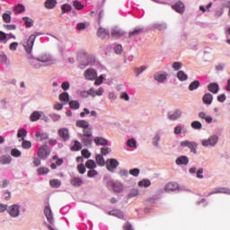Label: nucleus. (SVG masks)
Segmentation results:
<instances>
[{
  "label": "nucleus",
  "mask_w": 230,
  "mask_h": 230,
  "mask_svg": "<svg viewBox=\"0 0 230 230\" xmlns=\"http://www.w3.org/2000/svg\"><path fill=\"white\" fill-rule=\"evenodd\" d=\"M97 36L100 39H109L110 33L109 31H107L106 29L100 28L97 31Z\"/></svg>",
  "instance_id": "obj_15"
},
{
  "label": "nucleus",
  "mask_w": 230,
  "mask_h": 230,
  "mask_svg": "<svg viewBox=\"0 0 230 230\" xmlns=\"http://www.w3.org/2000/svg\"><path fill=\"white\" fill-rule=\"evenodd\" d=\"M83 137H93V128H85L83 129Z\"/></svg>",
  "instance_id": "obj_35"
},
{
  "label": "nucleus",
  "mask_w": 230,
  "mask_h": 230,
  "mask_svg": "<svg viewBox=\"0 0 230 230\" xmlns=\"http://www.w3.org/2000/svg\"><path fill=\"white\" fill-rule=\"evenodd\" d=\"M218 143V136L214 135L208 137V139H204L201 142L203 146H215Z\"/></svg>",
  "instance_id": "obj_5"
},
{
  "label": "nucleus",
  "mask_w": 230,
  "mask_h": 230,
  "mask_svg": "<svg viewBox=\"0 0 230 230\" xmlns=\"http://www.w3.org/2000/svg\"><path fill=\"white\" fill-rule=\"evenodd\" d=\"M96 175H98V171H96L94 169H91L87 172V177H90V178L96 177Z\"/></svg>",
  "instance_id": "obj_49"
},
{
  "label": "nucleus",
  "mask_w": 230,
  "mask_h": 230,
  "mask_svg": "<svg viewBox=\"0 0 230 230\" xmlns=\"http://www.w3.org/2000/svg\"><path fill=\"white\" fill-rule=\"evenodd\" d=\"M165 191H175L179 190V184L177 182H169L164 187Z\"/></svg>",
  "instance_id": "obj_16"
},
{
  "label": "nucleus",
  "mask_w": 230,
  "mask_h": 230,
  "mask_svg": "<svg viewBox=\"0 0 230 230\" xmlns=\"http://www.w3.org/2000/svg\"><path fill=\"white\" fill-rule=\"evenodd\" d=\"M208 89L209 93H212L213 94H217L220 87L218 86V84L211 83L208 85Z\"/></svg>",
  "instance_id": "obj_14"
},
{
  "label": "nucleus",
  "mask_w": 230,
  "mask_h": 230,
  "mask_svg": "<svg viewBox=\"0 0 230 230\" xmlns=\"http://www.w3.org/2000/svg\"><path fill=\"white\" fill-rule=\"evenodd\" d=\"M101 153L102 155H107V154H111V148L109 147H102L101 149Z\"/></svg>",
  "instance_id": "obj_62"
},
{
  "label": "nucleus",
  "mask_w": 230,
  "mask_h": 230,
  "mask_svg": "<svg viewBox=\"0 0 230 230\" xmlns=\"http://www.w3.org/2000/svg\"><path fill=\"white\" fill-rule=\"evenodd\" d=\"M96 163L99 166H105V159L102 155H97L96 157Z\"/></svg>",
  "instance_id": "obj_36"
},
{
  "label": "nucleus",
  "mask_w": 230,
  "mask_h": 230,
  "mask_svg": "<svg viewBox=\"0 0 230 230\" xmlns=\"http://www.w3.org/2000/svg\"><path fill=\"white\" fill-rule=\"evenodd\" d=\"M20 209H21V207H19V205H13L9 207L8 213L11 217L15 218L19 215Z\"/></svg>",
  "instance_id": "obj_9"
},
{
  "label": "nucleus",
  "mask_w": 230,
  "mask_h": 230,
  "mask_svg": "<svg viewBox=\"0 0 230 230\" xmlns=\"http://www.w3.org/2000/svg\"><path fill=\"white\" fill-rule=\"evenodd\" d=\"M23 22H25L27 28H31L33 26V20H31L29 17H23L22 18Z\"/></svg>",
  "instance_id": "obj_44"
},
{
  "label": "nucleus",
  "mask_w": 230,
  "mask_h": 230,
  "mask_svg": "<svg viewBox=\"0 0 230 230\" xmlns=\"http://www.w3.org/2000/svg\"><path fill=\"white\" fill-rule=\"evenodd\" d=\"M38 175H48L49 173V169L47 167H40L37 170Z\"/></svg>",
  "instance_id": "obj_41"
},
{
  "label": "nucleus",
  "mask_w": 230,
  "mask_h": 230,
  "mask_svg": "<svg viewBox=\"0 0 230 230\" xmlns=\"http://www.w3.org/2000/svg\"><path fill=\"white\" fill-rule=\"evenodd\" d=\"M141 33H143V28H136L134 31H129L128 37L132 39V37L141 35Z\"/></svg>",
  "instance_id": "obj_24"
},
{
  "label": "nucleus",
  "mask_w": 230,
  "mask_h": 230,
  "mask_svg": "<svg viewBox=\"0 0 230 230\" xmlns=\"http://www.w3.org/2000/svg\"><path fill=\"white\" fill-rule=\"evenodd\" d=\"M77 171L79 172V173H81L83 175V173H85V172H86L85 165H84V164H78Z\"/></svg>",
  "instance_id": "obj_51"
},
{
  "label": "nucleus",
  "mask_w": 230,
  "mask_h": 230,
  "mask_svg": "<svg viewBox=\"0 0 230 230\" xmlns=\"http://www.w3.org/2000/svg\"><path fill=\"white\" fill-rule=\"evenodd\" d=\"M1 164H10L12 163V157L8 155H2L0 157Z\"/></svg>",
  "instance_id": "obj_29"
},
{
  "label": "nucleus",
  "mask_w": 230,
  "mask_h": 230,
  "mask_svg": "<svg viewBox=\"0 0 230 230\" xmlns=\"http://www.w3.org/2000/svg\"><path fill=\"white\" fill-rule=\"evenodd\" d=\"M49 154H51V151L49 150V147H48V146L46 145L41 146L38 150V156L43 160L48 159Z\"/></svg>",
  "instance_id": "obj_4"
},
{
  "label": "nucleus",
  "mask_w": 230,
  "mask_h": 230,
  "mask_svg": "<svg viewBox=\"0 0 230 230\" xmlns=\"http://www.w3.org/2000/svg\"><path fill=\"white\" fill-rule=\"evenodd\" d=\"M181 146H187L188 148H190V152H192V154H197V143L195 142H191V141H181Z\"/></svg>",
  "instance_id": "obj_6"
},
{
  "label": "nucleus",
  "mask_w": 230,
  "mask_h": 230,
  "mask_svg": "<svg viewBox=\"0 0 230 230\" xmlns=\"http://www.w3.org/2000/svg\"><path fill=\"white\" fill-rule=\"evenodd\" d=\"M26 9L24 7V5H22V4H19L14 7V12L16 13H22V12H24Z\"/></svg>",
  "instance_id": "obj_43"
},
{
  "label": "nucleus",
  "mask_w": 230,
  "mask_h": 230,
  "mask_svg": "<svg viewBox=\"0 0 230 230\" xmlns=\"http://www.w3.org/2000/svg\"><path fill=\"white\" fill-rule=\"evenodd\" d=\"M172 10H175L178 13H184V4L182 2H178L174 5L172 6Z\"/></svg>",
  "instance_id": "obj_18"
},
{
  "label": "nucleus",
  "mask_w": 230,
  "mask_h": 230,
  "mask_svg": "<svg viewBox=\"0 0 230 230\" xmlns=\"http://www.w3.org/2000/svg\"><path fill=\"white\" fill-rule=\"evenodd\" d=\"M76 127H78L79 128H83V130H84L85 128H89V122L84 119L77 120Z\"/></svg>",
  "instance_id": "obj_22"
},
{
  "label": "nucleus",
  "mask_w": 230,
  "mask_h": 230,
  "mask_svg": "<svg viewBox=\"0 0 230 230\" xmlns=\"http://www.w3.org/2000/svg\"><path fill=\"white\" fill-rule=\"evenodd\" d=\"M137 195H139V191L137 190V189H132L128 194L130 199H132V197H137Z\"/></svg>",
  "instance_id": "obj_56"
},
{
  "label": "nucleus",
  "mask_w": 230,
  "mask_h": 230,
  "mask_svg": "<svg viewBox=\"0 0 230 230\" xmlns=\"http://www.w3.org/2000/svg\"><path fill=\"white\" fill-rule=\"evenodd\" d=\"M3 21L6 23L11 22L12 21V12L8 11L3 14Z\"/></svg>",
  "instance_id": "obj_37"
},
{
  "label": "nucleus",
  "mask_w": 230,
  "mask_h": 230,
  "mask_svg": "<svg viewBox=\"0 0 230 230\" xmlns=\"http://www.w3.org/2000/svg\"><path fill=\"white\" fill-rule=\"evenodd\" d=\"M182 116V111L181 110L176 109L172 114L168 113V119L172 121H175V119H179Z\"/></svg>",
  "instance_id": "obj_12"
},
{
  "label": "nucleus",
  "mask_w": 230,
  "mask_h": 230,
  "mask_svg": "<svg viewBox=\"0 0 230 230\" xmlns=\"http://www.w3.org/2000/svg\"><path fill=\"white\" fill-rule=\"evenodd\" d=\"M94 143L95 145L101 146H105L109 145V141L102 137H96L94 138Z\"/></svg>",
  "instance_id": "obj_20"
},
{
  "label": "nucleus",
  "mask_w": 230,
  "mask_h": 230,
  "mask_svg": "<svg viewBox=\"0 0 230 230\" xmlns=\"http://www.w3.org/2000/svg\"><path fill=\"white\" fill-rule=\"evenodd\" d=\"M42 116V112L40 111H34L30 117L31 121H39L40 117Z\"/></svg>",
  "instance_id": "obj_25"
},
{
  "label": "nucleus",
  "mask_w": 230,
  "mask_h": 230,
  "mask_svg": "<svg viewBox=\"0 0 230 230\" xmlns=\"http://www.w3.org/2000/svg\"><path fill=\"white\" fill-rule=\"evenodd\" d=\"M21 151L18 149H12L11 151V155H13V157H21Z\"/></svg>",
  "instance_id": "obj_54"
},
{
  "label": "nucleus",
  "mask_w": 230,
  "mask_h": 230,
  "mask_svg": "<svg viewBox=\"0 0 230 230\" xmlns=\"http://www.w3.org/2000/svg\"><path fill=\"white\" fill-rule=\"evenodd\" d=\"M119 163H118V160L116 159H108L106 161V168L109 170V172H114L116 168H118V165Z\"/></svg>",
  "instance_id": "obj_7"
},
{
  "label": "nucleus",
  "mask_w": 230,
  "mask_h": 230,
  "mask_svg": "<svg viewBox=\"0 0 230 230\" xmlns=\"http://www.w3.org/2000/svg\"><path fill=\"white\" fill-rule=\"evenodd\" d=\"M150 184H152V182H150L149 180H143L138 182V186H140V187L144 186V188H148V186H150Z\"/></svg>",
  "instance_id": "obj_47"
},
{
  "label": "nucleus",
  "mask_w": 230,
  "mask_h": 230,
  "mask_svg": "<svg viewBox=\"0 0 230 230\" xmlns=\"http://www.w3.org/2000/svg\"><path fill=\"white\" fill-rule=\"evenodd\" d=\"M22 146L25 150H28V149L31 148V142L30 140H24L23 139L22 143Z\"/></svg>",
  "instance_id": "obj_45"
},
{
  "label": "nucleus",
  "mask_w": 230,
  "mask_h": 230,
  "mask_svg": "<svg viewBox=\"0 0 230 230\" xmlns=\"http://www.w3.org/2000/svg\"><path fill=\"white\" fill-rule=\"evenodd\" d=\"M203 103L205 105H211L213 103V94L211 93H205L202 98Z\"/></svg>",
  "instance_id": "obj_19"
},
{
  "label": "nucleus",
  "mask_w": 230,
  "mask_h": 230,
  "mask_svg": "<svg viewBox=\"0 0 230 230\" xmlns=\"http://www.w3.org/2000/svg\"><path fill=\"white\" fill-rule=\"evenodd\" d=\"M188 163H190V159L186 155H181L176 159V164L178 165H181V164L186 165L188 164Z\"/></svg>",
  "instance_id": "obj_21"
},
{
  "label": "nucleus",
  "mask_w": 230,
  "mask_h": 230,
  "mask_svg": "<svg viewBox=\"0 0 230 230\" xmlns=\"http://www.w3.org/2000/svg\"><path fill=\"white\" fill-rule=\"evenodd\" d=\"M134 71H135V73H136V75L137 76L138 75H141V73H143V71H146V66H140L138 68H135Z\"/></svg>",
  "instance_id": "obj_48"
},
{
  "label": "nucleus",
  "mask_w": 230,
  "mask_h": 230,
  "mask_svg": "<svg viewBox=\"0 0 230 230\" xmlns=\"http://www.w3.org/2000/svg\"><path fill=\"white\" fill-rule=\"evenodd\" d=\"M167 76H168V75H166V74H156L155 75V80H156V82H164V80H166Z\"/></svg>",
  "instance_id": "obj_38"
},
{
  "label": "nucleus",
  "mask_w": 230,
  "mask_h": 230,
  "mask_svg": "<svg viewBox=\"0 0 230 230\" xmlns=\"http://www.w3.org/2000/svg\"><path fill=\"white\" fill-rule=\"evenodd\" d=\"M82 143L84 146H91L93 139H91V137H82Z\"/></svg>",
  "instance_id": "obj_34"
},
{
  "label": "nucleus",
  "mask_w": 230,
  "mask_h": 230,
  "mask_svg": "<svg viewBox=\"0 0 230 230\" xmlns=\"http://www.w3.org/2000/svg\"><path fill=\"white\" fill-rule=\"evenodd\" d=\"M44 214L49 224H53V213L51 212V208L49 207L45 208Z\"/></svg>",
  "instance_id": "obj_17"
},
{
  "label": "nucleus",
  "mask_w": 230,
  "mask_h": 230,
  "mask_svg": "<svg viewBox=\"0 0 230 230\" xmlns=\"http://www.w3.org/2000/svg\"><path fill=\"white\" fill-rule=\"evenodd\" d=\"M81 154H82L83 157H84L85 159H89V157H91V152H89V150H87V149H83L81 151Z\"/></svg>",
  "instance_id": "obj_52"
},
{
  "label": "nucleus",
  "mask_w": 230,
  "mask_h": 230,
  "mask_svg": "<svg viewBox=\"0 0 230 230\" xmlns=\"http://www.w3.org/2000/svg\"><path fill=\"white\" fill-rule=\"evenodd\" d=\"M200 87V82L196 80L190 83L189 85V91H196V89H199Z\"/></svg>",
  "instance_id": "obj_26"
},
{
  "label": "nucleus",
  "mask_w": 230,
  "mask_h": 230,
  "mask_svg": "<svg viewBox=\"0 0 230 230\" xmlns=\"http://www.w3.org/2000/svg\"><path fill=\"white\" fill-rule=\"evenodd\" d=\"M203 173H204V169L199 168L196 172L197 179H204V175H202Z\"/></svg>",
  "instance_id": "obj_53"
},
{
  "label": "nucleus",
  "mask_w": 230,
  "mask_h": 230,
  "mask_svg": "<svg viewBox=\"0 0 230 230\" xmlns=\"http://www.w3.org/2000/svg\"><path fill=\"white\" fill-rule=\"evenodd\" d=\"M28 136V131L25 128H20L17 133V137H22V141H24V137Z\"/></svg>",
  "instance_id": "obj_31"
},
{
  "label": "nucleus",
  "mask_w": 230,
  "mask_h": 230,
  "mask_svg": "<svg viewBox=\"0 0 230 230\" xmlns=\"http://www.w3.org/2000/svg\"><path fill=\"white\" fill-rule=\"evenodd\" d=\"M155 30H166V25L163 23H155Z\"/></svg>",
  "instance_id": "obj_61"
},
{
  "label": "nucleus",
  "mask_w": 230,
  "mask_h": 230,
  "mask_svg": "<svg viewBox=\"0 0 230 230\" xmlns=\"http://www.w3.org/2000/svg\"><path fill=\"white\" fill-rule=\"evenodd\" d=\"M69 107L74 111H77V109H80V102L78 101H70Z\"/></svg>",
  "instance_id": "obj_39"
},
{
  "label": "nucleus",
  "mask_w": 230,
  "mask_h": 230,
  "mask_svg": "<svg viewBox=\"0 0 230 230\" xmlns=\"http://www.w3.org/2000/svg\"><path fill=\"white\" fill-rule=\"evenodd\" d=\"M59 100L63 102L64 103H68L69 102V93L67 92H63L59 95Z\"/></svg>",
  "instance_id": "obj_27"
},
{
  "label": "nucleus",
  "mask_w": 230,
  "mask_h": 230,
  "mask_svg": "<svg viewBox=\"0 0 230 230\" xmlns=\"http://www.w3.org/2000/svg\"><path fill=\"white\" fill-rule=\"evenodd\" d=\"M114 51L117 55H120L121 51H123V47L121 45H117L114 48Z\"/></svg>",
  "instance_id": "obj_60"
},
{
  "label": "nucleus",
  "mask_w": 230,
  "mask_h": 230,
  "mask_svg": "<svg viewBox=\"0 0 230 230\" xmlns=\"http://www.w3.org/2000/svg\"><path fill=\"white\" fill-rule=\"evenodd\" d=\"M78 57L81 66H84L85 67L89 66V64H91V58H89V55H87V53H84V55L80 53Z\"/></svg>",
  "instance_id": "obj_8"
},
{
  "label": "nucleus",
  "mask_w": 230,
  "mask_h": 230,
  "mask_svg": "<svg viewBox=\"0 0 230 230\" xmlns=\"http://www.w3.org/2000/svg\"><path fill=\"white\" fill-rule=\"evenodd\" d=\"M181 67H182V63H181V62L172 63V69H174V71H179V69H181Z\"/></svg>",
  "instance_id": "obj_55"
},
{
  "label": "nucleus",
  "mask_w": 230,
  "mask_h": 230,
  "mask_svg": "<svg viewBox=\"0 0 230 230\" xmlns=\"http://www.w3.org/2000/svg\"><path fill=\"white\" fill-rule=\"evenodd\" d=\"M84 76L86 80H96L98 75L96 74V71L94 69H87L84 72Z\"/></svg>",
  "instance_id": "obj_10"
},
{
  "label": "nucleus",
  "mask_w": 230,
  "mask_h": 230,
  "mask_svg": "<svg viewBox=\"0 0 230 230\" xmlns=\"http://www.w3.org/2000/svg\"><path fill=\"white\" fill-rule=\"evenodd\" d=\"M55 6H57V0H46L45 7L48 8V10H53Z\"/></svg>",
  "instance_id": "obj_23"
},
{
  "label": "nucleus",
  "mask_w": 230,
  "mask_h": 230,
  "mask_svg": "<svg viewBox=\"0 0 230 230\" xmlns=\"http://www.w3.org/2000/svg\"><path fill=\"white\" fill-rule=\"evenodd\" d=\"M49 185L51 188H60V186H62V182L59 180L54 179L49 181Z\"/></svg>",
  "instance_id": "obj_33"
},
{
  "label": "nucleus",
  "mask_w": 230,
  "mask_h": 230,
  "mask_svg": "<svg viewBox=\"0 0 230 230\" xmlns=\"http://www.w3.org/2000/svg\"><path fill=\"white\" fill-rule=\"evenodd\" d=\"M177 78L181 82H184V81L188 80V75H186V73H184V71L181 70L177 74Z\"/></svg>",
  "instance_id": "obj_32"
},
{
  "label": "nucleus",
  "mask_w": 230,
  "mask_h": 230,
  "mask_svg": "<svg viewBox=\"0 0 230 230\" xmlns=\"http://www.w3.org/2000/svg\"><path fill=\"white\" fill-rule=\"evenodd\" d=\"M85 167L88 168V170H94V168H96V163L94 160H88L85 163Z\"/></svg>",
  "instance_id": "obj_40"
},
{
  "label": "nucleus",
  "mask_w": 230,
  "mask_h": 230,
  "mask_svg": "<svg viewBox=\"0 0 230 230\" xmlns=\"http://www.w3.org/2000/svg\"><path fill=\"white\" fill-rule=\"evenodd\" d=\"M191 127L196 130H200V128H202V123H200V121L195 120L191 123Z\"/></svg>",
  "instance_id": "obj_46"
},
{
  "label": "nucleus",
  "mask_w": 230,
  "mask_h": 230,
  "mask_svg": "<svg viewBox=\"0 0 230 230\" xmlns=\"http://www.w3.org/2000/svg\"><path fill=\"white\" fill-rule=\"evenodd\" d=\"M123 230H134V228H132V225L130 223L127 222L123 226Z\"/></svg>",
  "instance_id": "obj_64"
},
{
  "label": "nucleus",
  "mask_w": 230,
  "mask_h": 230,
  "mask_svg": "<svg viewBox=\"0 0 230 230\" xmlns=\"http://www.w3.org/2000/svg\"><path fill=\"white\" fill-rule=\"evenodd\" d=\"M123 35H125V33H123L121 31V30L115 28L111 31V36L115 37V38H119V37H123Z\"/></svg>",
  "instance_id": "obj_28"
},
{
  "label": "nucleus",
  "mask_w": 230,
  "mask_h": 230,
  "mask_svg": "<svg viewBox=\"0 0 230 230\" xmlns=\"http://www.w3.org/2000/svg\"><path fill=\"white\" fill-rule=\"evenodd\" d=\"M40 62L43 64L51 63V58L46 54L40 56L38 58H32L30 61V64L32 65V67H40Z\"/></svg>",
  "instance_id": "obj_1"
},
{
  "label": "nucleus",
  "mask_w": 230,
  "mask_h": 230,
  "mask_svg": "<svg viewBox=\"0 0 230 230\" xmlns=\"http://www.w3.org/2000/svg\"><path fill=\"white\" fill-rule=\"evenodd\" d=\"M61 10H62V13H66V12H71V5L65 4L62 5Z\"/></svg>",
  "instance_id": "obj_50"
},
{
  "label": "nucleus",
  "mask_w": 230,
  "mask_h": 230,
  "mask_svg": "<svg viewBox=\"0 0 230 230\" xmlns=\"http://www.w3.org/2000/svg\"><path fill=\"white\" fill-rule=\"evenodd\" d=\"M130 175H133V177H137V175H139V169L135 168V169H131L129 171Z\"/></svg>",
  "instance_id": "obj_59"
},
{
  "label": "nucleus",
  "mask_w": 230,
  "mask_h": 230,
  "mask_svg": "<svg viewBox=\"0 0 230 230\" xmlns=\"http://www.w3.org/2000/svg\"><path fill=\"white\" fill-rule=\"evenodd\" d=\"M70 149L72 152H79V150H82V144H80V141L75 140L74 146Z\"/></svg>",
  "instance_id": "obj_30"
},
{
  "label": "nucleus",
  "mask_w": 230,
  "mask_h": 230,
  "mask_svg": "<svg viewBox=\"0 0 230 230\" xmlns=\"http://www.w3.org/2000/svg\"><path fill=\"white\" fill-rule=\"evenodd\" d=\"M36 137H38L39 141H46L48 139V135L46 133H40V132H36L35 134Z\"/></svg>",
  "instance_id": "obj_42"
},
{
  "label": "nucleus",
  "mask_w": 230,
  "mask_h": 230,
  "mask_svg": "<svg viewBox=\"0 0 230 230\" xmlns=\"http://www.w3.org/2000/svg\"><path fill=\"white\" fill-rule=\"evenodd\" d=\"M107 187L110 188V190H113L115 193H121V191H123V184H121V182L109 181Z\"/></svg>",
  "instance_id": "obj_3"
},
{
  "label": "nucleus",
  "mask_w": 230,
  "mask_h": 230,
  "mask_svg": "<svg viewBox=\"0 0 230 230\" xmlns=\"http://www.w3.org/2000/svg\"><path fill=\"white\" fill-rule=\"evenodd\" d=\"M74 6L76 8V10H82V8H84V4H82V3L79 1H74Z\"/></svg>",
  "instance_id": "obj_58"
},
{
  "label": "nucleus",
  "mask_w": 230,
  "mask_h": 230,
  "mask_svg": "<svg viewBox=\"0 0 230 230\" xmlns=\"http://www.w3.org/2000/svg\"><path fill=\"white\" fill-rule=\"evenodd\" d=\"M229 189H218L214 192H210L209 195H213V193H229Z\"/></svg>",
  "instance_id": "obj_57"
},
{
  "label": "nucleus",
  "mask_w": 230,
  "mask_h": 230,
  "mask_svg": "<svg viewBox=\"0 0 230 230\" xmlns=\"http://www.w3.org/2000/svg\"><path fill=\"white\" fill-rule=\"evenodd\" d=\"M58 134L63 141H69V130L67 128H60Z\"/></svg>",
  "instance_id": "obj_13"
},
{
  "label": "nucleus",
  "mask_w": 230,
  "mask_h": 230,
  "mask_svg": "<svg viewBox=\"0 0 230 230\" xmlns=\"http://www.w3.org/2000/svg\"><path fill=\"white\" fill-rule=\"evenodd\" d=\"M70 184L72 186H74L75 188H80V186H82V184H84V180H82V178H80V177H73L70 180Z\"/></svg>",
  "instance_id": "obj_11"
},
{
  "label": "nucleus",
  "mask_w": 230,
  "mask_h": 230,
  "mask_svg": "<svg viewBox=\"0 0 230 230\" xmlns=\"http://www.w3.org/2000/svg\"><path fill=\"white\" fill-rule=\"evenodd\" d=\"M127 145L130 148H134V146H136V141L133 138L128 139V142H127Z\"/></svg>",
  "instance_id": "obj_63"
},
{
  "label": "nucleus",
  "mask_w": 230,
  "mask_h": 230,
  "mask_svg": "<svg viewBox=\"0 0 230 230\" xmlns=\"http://www.w3.org/2000/svg\"><path fill=\"white\" fill-rule=\"evenodd\" d=\"M35 39L37 37L33 34H31L26 42L23 43L24 49L28 55L31 54V50L33 49V44H35Z\"/></svg>",
  "instance_id": "obj_2"
}]
</instances>
